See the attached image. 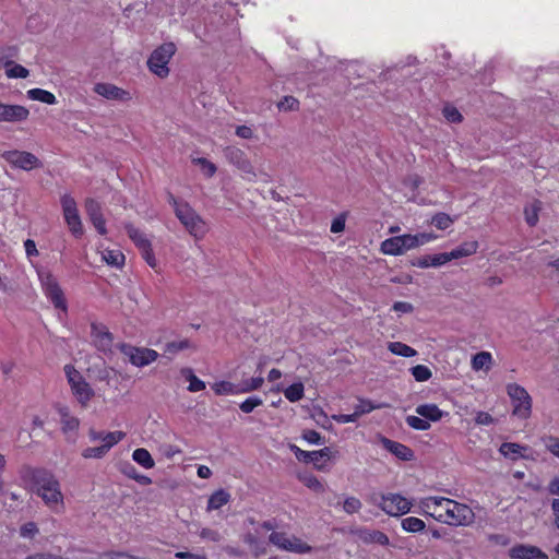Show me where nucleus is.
Wrapping results in <instances>:
<instances>
[{
  "label": "nucleus",
  "mask_w": 559,
  "mask_h": 559,
  "mask_svg": "<svg viewBox=\"0 0 559 559\" xmlns=\"http://www.w3.org/2000/svg\"><path fill=\"white\" fill-rule=\"evenodd\" d=\"M405 421L411 428L415 430L426 431L431 427L430 423L419 415H409L406 417Z\"/></svg>",
  "instance_id": "nucleus-44"
},
{
  "label": "nucleus",
  "mask_w": 559,
  "mask_h": 559,
  "mask_svg": "<svg viewBox=\"0 0 559 559\" xmlns=\"http://www.w3.org/2000/svg\"><path fill=\"white\" fill-rule=\"evenodd\" d=\"M332 419L338 424H348V423H355L358 417L356 416L355 412L353 414H338V415H332Z\"/></svg>",
  "instance_id": "nucleus-62"
},
{
  "label": "nucleus",
  "mask_w": 559,
  "mask_h": 559,
  "mask_svg": "<svg viewBox=\"0 0 559 559\" xmlns=\"http://www.w3.org/2000/svg\"><path fill=\"white\" fill-rule=\"evenodd\" d=\"M478 250L477 241H466L450 252H445L448 262L475 254Z\"/></svg>",
  "instance_id": "nucleus-29"
},
{
  "label": "nucleus",
  "mask_w": 559,
  "mask_h": 559,
  "mask_svg": "<svg viewBox=\"0 0 559 559\" xmlns=\"http://www.w3.org/2000/svg\"><path fill=\"white\" fill-rule=\"evenodd\" d=\"M379 507L391 516H401L409 512L412 502L399 493H388L381 497Z\"/></svg>",
  "instance_id": "nucleus-15"
},
{
  "label": "nucleus",
  "mask_w": 559,
  "mask_h": 559,
  "mask_svg": "<svg viewBox=\"0 0 559 559\" xmlns=\"http://www.w3.org/2000/svg\"><path fill=\"white\" fill-rule=\"evenodd\" d=\"M262 399L258 396H250L239 405V408L241 409V412L250 414L251 412H253L255 407L262 405Z\"/></svg>",
  "instance_id": "nucleus-50"
},
{
  "label": "nucleus",
  "mask_w": 559,
  "mask_h": 559,
  "mask_svg": "<svg viewBox=\"0 0 559 559\" xmlns=\"http://www.w3.org/2000/svg\"><path fill=\"white\" fill-rule=\"evenodd\" d=\"M237 169L240 171L241 177L249 182L262 181L269 183L272 181L271 175L262 170L257 171L249 158L245 159Z\"/></svg>",
  "instance_id": "nucleus-21"
},
{
  "label": "nucleus",
  "mask_w": 559,
  "mask_h": 559,
  "mask_svg": "<svg viewBox=\"0 0 559 559\" xmlns=\"http://www.w3.org/2000/svg\"><path fill=\"white\" fill-rule=\"evenodd\" d=\"M453 223L454 219L445 213H438L431 218V224L440 230L449 228Z\"/></svg>",
  "instance_id": "nucleus-48"
},
{
  "label": "nucleus",
  "mask_w": 559,
  "mask_h": 559,
  "mask_svg": "<svg viewBox=\"0 0 559 559\" xmlns=\"http://www.w3.org/2000/svg\"><path fill=\"white\" fill-rule=\"evenodd\" d=\"M475 423L478 426H490L496 423L495 418L487 412L478 411L475 415Z\"/></svg>",
  "instance_id": "nucleus-56"
},
{
  "label": "nucleus",
  "mask_w": 559,
  "mask_h": 559,
  "mask_svg": "<svg viewBox=\"0 0 559 559\" xmlns=\"http://www.w3.org/2000/svg\"><path fill=\"white\" fill-rule=\"evenodd\" d=\"M126 229H127V233H128V236L130 237V239L134 242V245L140 249H145L146 247H150L151 246V241L148 240V238L146 237L145 234H143L141 230H139L138 228H135L134 226L132 225H127L126 226Z\"/></svg>",
  "instance_id": "nucleus-38"
},
{
  "label": "nucleus",
  "mask_w": 559,
  "mask_h": 559,
  "mask_svg": "<svg viewBox=\"0 0 559 559\" xmlns=\"http://www.w3.org/2000/svg\"><path fill=\"white\" fill-rule=\"evenodd\" d=\"M388 349L396 355V356H401V357H414L417 355V352L416 349H414L413 347L402 343V342H390L388 344Z\"/></svg>",
  "instance_id": "nucleus-40"
},
{
  "label": "nucleus",
  "mask_w": 559,
  "mask_h": 559,
  "mask_svg": "<svg viewBox=\"0 0 559 559\" xmlns=\"http://www.w3.org/2000/svg\"><path fill=\"white\" fill-rule=\"evenodd\" d=\"M346 214H340L336 216L331 224V231L333 234H340L345 229Z\"/></svg>",
  "instance_id": "nucleus-59"
},
{
  "label": "nucleus",
  "mask_w": 559,
  "mask_h": 559,
  "mask_svg": "<svg viewBox=\"0 0 559 559\" xmlns=\"http://www.w3.org/2000/svg\"><path fill=\"white\" fill-rule=\"evenodd\" d=\"M100 559H140L136 556L127 552H107L104 554Z\"/></svg>",
  "instance_id": "nucleus-63"
},
{
  "label": "nucleus",
  "mask_w": 559,
  "mask_h": 559,
  "mask_svg": "<svg viewBox=\"0 0 559 559\" xmlns=\"http://www.w3.org/2000/svg\"><path fill=\"white\" fill-rule=\"evenodd\" d=\"M357 536L361 542L366 544H378L381 546L389 545V537L380 531L366 528L359 530L357 532Z\"/></svg>",
  "instance_id": "nucleus-28"
},
{
  "label": "nucleus",
  "mask_w": 559,
  "mask_h": 559,
  "mask_svg": "<svg viewBox=\"0 0 559 559\" xmlns=\"http://www.w3.org/2000/svg\"><path fill=\"white\" fill-rule=\"evenodd\" d=\"M417 249L413 234H404L388 238L381 242L380 250L386 255H402L409 250Z\"/></svg>",
  "instance_id": "nucleus-10"
},
{
  "label": "nucleus",
  "mask_w": 559,
  "mask_h": 559,
  "mask_svg": "<svg viewBox=\"0 0 559 559\" xmlns=\"http://www.w3.org/2000/svg\"><path fill=\"white\" fill-rule=\"evenodd\" d=\"M383 447L402 461H412L414 459V451L405 444L384 438L382 440Z\"/></svg>",
  "instance_id": "nucleus-27"
},
{
  "label": "nucleus",
  "mask_w": 559,
  "mask_h": 559,
  "mask_svg": "<svg viewBox=\"0 0 559 559\" xmlns=\"http://www.w3.org/2000/svg\"><path fill=\"white\" fill-rule=\"evenodd\" d=\"M94 92L110 100H129L131 98L130 93L116 86L111 83H96Z\"/></svg>",
  "instance_id": "nucleus-20"
},
{
  "label": "nucleus",
  "mask_w": 559,
  "mask_h": 559,
  "mask_svg": "<svg viewBox=\"0 0 559 559\" xmlns=\"http://www.w3.org/2000/svg\"><path fill=\"white\" fill-rule=\"evenodd\" d=\"M66 224L75 237L84 233L83 224L79 214L78 204L70 194H63L60 199Z\"/></svg>",
  "instance_id": "nucleus-9"
},
{
  "label": "nucleus",
  "mask_w": 559,
  "mask_h": 559,
  "mask_svg": "<svg viewBox=\"0 0 559 559\" xmlns=\"http://www.w3.org/2000/svg\"><path fill=\"white\" fill-rule=\"evenodd\" d=\"M211 389L217 396L239 395L238 384L228 380H216L211 383Z\"/></svg>",
  "instance_id": "nucleus-31"
},
{
  "label": "nucleus",
  "mask_w": 559,
  "mask_h": 559,
  "mask_svg": "<svg viewBox=\"0 0 559 559\" xmlns=\"http://www.w3.org/2000/svg\"><path fill=\"white\" fill-rule=\"evenodd\" d=\"M512 559H548V555L540 548L528 544H518L510 548Z\"/></svg>",
  "instance_id": "nucleus-19"
},
{
  "label": "nucleus",
  "mask_w": 559,
  "mask_h": 559,
  "mask_svg": "<svg viewBox=\"0 0 559 559\" xmlns=\"http://www.w3.org/2000/svg\"><path fill=\"white\" fill-rule=\"evenodd\" d=\"M71 392L82 407H87L95 392L82 374L71 365L64 367Z\"/></svg>",
  "instance_id": "nucleus-5"
},
{
  "label": "nucleus",
  "mask_w": 559,
  "mask_h": 559,
  "mask_svg": "<svg viewBox=\"0 0 559 559\" xmlns=\"http://www.w3.org/2000/svg\"><path fill=\"white\" fill-rule=\"evenodd\" d=\"M181 376L189 382L187 390L191 393L203 391L206 388V384L203 380L199 379L193 370L189 367L182 368L180 370Z\"/></svg>",
  "instance_id": "nucleus-33"
},
{
  "label": "nucleus",
  "mask_w": 559,
  "mask_h": 559,
  "mask_svg": "<svg viewBox=\"0 0 559 559\" xmlns=\"http://www.w3.org/2000/svg\"><path fill=\"white\" fill-rule=\"evenodd\" d=\"M5 74L10 79H25L28 76V70L21 66L10 61V66L5 70Z\"/></svg>",
  "instance_id": "nucleus-46"
},
{
  "label": "nucleus",
  "mask_w": 559,
  "mask_h": 559,
  "mask_svg": "<svg viewBox=\"0 0 559 559\" xmlns=\"http://www.w3.org/2000/svg\"><path fill=\"white\" fill-rule=\"evenodd\" d=\"M415 412L420 417H424L429 423L440 421L444 416L448 415L447 412L441 411L436 404L426 403L417 405Z\"/></svg>",
  "instance_id": "nucleus-26"
},
{
  "label": "nucleus",
  "mask_w": 559,
  "mask_h": 559,
  "mask_svg": "<svg viewBox=\"0 0 559 559\" xmlns=\"http://www.w3.org/2000/svg\"><path fill=\"white\" fill-rule=\"evenodd\" d=\"M193 164L200 167V170L206 176L212 177L216 173V166L206 158H193Z\"/></svg>",
  "instance_id": "nucleus-49"
},
{
  "label": "nucleus",
  "mask_w": 559,
  "mask_h": 559,
  "mask_svg": "<svg viewBox=\"0 0 559 559\" xmlns=\"http://www.w3.org/2000/svg\"><path fill=\"white\" fill-rule=\"evenodd\" d=\"M102 261L108 266L120 269L124 265V254L119 249H103L99 251Z\"/></svg>",
  "instance_id": "nucleus-30"
},
{
  "label": "nucleus",
  "mask_w": 559,
  "mask_h": 559,
  "mask_svg": "<svg viewBox=\"0 0 559 559\" xmlns=\"http://www.w3.org/2000/svg\"><path fill=\"white\" fill-rule=\"evenodd\" d=\"M269 539L278 549L285 551L307 554L311 550V547L302 539L283 532H273Z\"/></svg>",
  "instance_id": "nucleus-12"
},
{
  "label": "nucleus",
  "mask_w": 559,
  "mask_h": 559,
  "mask_svg": "<svg viewBox=\"0 0 559 559\" xmlns=\"http://www.w3.org/2000/svg\"><path fill=\"white\" fill-rule=\"evenodd\" d=\"M299 479L302 481L305 486L316 492H323L324 486L323 484L312 474L300 475Z\"/></svg>",
  "instance_id": "nucleus-45"
},
{
  "label": "nucleus",
  "mask_w": 559,
  "mask_h": 559,
  "mask_svg": "<svg viewBox=\"0 0 559 559\" xmlns=\"http://www.w3.org/2000/svg\"><path fill=\"white\" fill-rule=\"evenodd\" d=\"M471 365L474 371L489 370L492 366V355L489 352H479L473 356Z\"/></svg>",
  "instance_id": "nucleus-35"
},
{
  "label": "nucleus",
  "mask_w": 559,
  "mask_h": 559,
  "mask_svg": "<svg viewBox=\"0 0 559 559\" xmlns=\"http://www.w3.org/2000/svg\"><path fill=\"white\" fill-rule=\"evenodd\" d=\"M32 486L34 492L43 499L50 510L58 512L64 508V497L60 483L51 472L46 469L34 471Z\"/></svg>",
  "instance_id": "nucleus-1"
},
{
  "label": "nucleus",
  "mask_w": 559,
  "mask_h": 559,
  "mask_svg": "<svg viewBox=\"0 0 559 559\" xmlns=\"http://www.w3.org/2000/svg\"><path fill=\"white\" fill-rule=\"evenodd\" d=\"M419 509L425 515L433 518L441 522L448 514L449 507L452 506V499L445 497H426L419 500Z\"/></svg>",
  "instance_id": "nucleus-11"
},
{
  "label": "nucleus",
  "mask_w": 559,
  "mask_h": 559,
  "mask_svg": "<svg viewBox=\"0 0 559 559\" xmlns=\"http://www.w3.org/2000/svg\"><path fill=\"white\" fill-rule=\"evenodd\" d=\"M37 275L45 297L58 311L59 318L66 317L68 314V302L58 278L46 269H39Z\"/></svg>",
  "instance_id": "nucleus-2"
},
{
  "label": "nucleus",
  "mask_w": 559,
  "mask_h": 559,
  "mask_svg": "<svg viewBox=\"0 0 559 559\" xmlns=\"http://www.w3.org/2000/svg\"><path fill=\"white\" fill-rule=\"evenodd\" d=\"M412 265L419 269L439 267L448 263L445 252L437 254H426L412 260Z\"/></svg>",
  "instance_id": "nucleus-23"
},
{
  "label": "nucleus",
  "mask_w": 559,
  "mask_h": 559,
  "mask_svg": "<svg viewBox=\"0 0 559 559\" xmlns=\"http://www.w3.org/2000/svg\"><path fill=\"white\" fill-rule=\"evenodd\" d=\"M191 344L188 340L170 342L166 345V352L177 353L187 348H190Z\"/></svg>",
  "instance_id": "nucleus-58"
},
{
  "label": "nucleus",
  "mask_w": 559,
  "mask_h": 559,
  "mask_svg": "<svg viewBox=\"0 0 559 559\" xmlns=\"http://www.w3.org/2000/svg\"><path fill=\"white\" fill-rule=\"evenodd\" d=\"M85 211L90 219L103 215L100 204L94 199H87L85 201Z\"/></svg>",
  "instance_id": "nucleus-53"
},
{
  "label": "nucleus",
  "mask_w": 559,
  "mask_h": 559,
  "mask_svg": "<svg viewBox=\"0 0 559 559\" xmlns=\"http://www.w3.org/2000/svg\"><path fill=\"white\" fill-rule=\"evenodd\" d=\"M132 460L140 466L150 469L155 466L154 459L151 453L144 448H138L132 453Z\"/></svg>",
  "instance_id": "nucleus-37"
},
{
  "label": "nucleus",
  "mask_w": 559,
  "mask_h": 559,
  "mask_svg": "<svg viewBox=\"0 0 559 559\" xmlns=\"http://www.w3.org/2000/svg\"><path fill=\"white\" fill-rule=\"evenodd\" d=\"M546 449L556 457L559 459V439L552 436H547L542 439Z\"/></svg>",
  "instance_id": "nucleus-51"
},
{
  "label": "nucleus",
  "mask_w": 559,
  "mask_h": 559,
  "mask_svg": "<svg viewBox=\"0 0 559 559\" xmlns=\"http://www.w3.org/2000/svg\"><path fill=\"white\" fill-rule=\"evenodd\" d=\"M25 559H68L66 557L50 554V552H37L26 557Z\"/></svg>",
  "instance_id": "nucleus-64"
},
{
  "label": "nucleus",
  "mask_w": 559,
  "mask_h": 559,
  "mask_svg": "<svg viewBox=\"0 0 559 559\" xmlns=\"http://www.w3.org/2000/svg\"><path fill=\"white\" fill-rule=\"evenodd\" d=\"M414 238L416 240V247L419 248L426 243L435 241L438 239V236L433 233H418L414 234Z\"/></svg>",
  "instance_id": "nucleus-57"
},
{
  "label": "nucleus",
  "mask_w": 559,
  "mask_h": 559,
  "mask_svg": "<svg viewBox=\"0 0 559 559\" xmlns=\"http://www.w3.org/2000/svg\"><path fill=\"white\" fill-rule=\"evenodd\" d=\"M507 393L512 403V414L521 419H527L532 414V397L528 392L518 383H509Z\"/></svg>",
  "instance_id": "nucleus-7"
},
{
  "label": "nucleus",
  "mask_w": 559,
  "mask_h": 559,
  "mask_svg": "<svg viewBox=\"0 0 559 559\" xmlns=\"http://www.w3.org/2000/svg\"><path fill=\"white\" fill-rule=\"evenodd\" d=\"M227 159L237 168L245 159H247L246 153L238 147H228L226 150Z\"/></svg>",
  "instance_id": "nucleus-47"
},
{
  "label": "nucleus",
  "mask_w": 559,
  "mask_h": 559,
  "mask_svg": "<svg viewBox=\"0 0 559 559\" xmlns=\"http://www.w3.org/2000/svg\"><path fill=\"white\" fill-rule=\"evenodd\" d=\"M118 348L128 358L130 364L138 368L148 366L159 357L156 350L146 347H136L121 343L118 345Z\"/></svg>",
  "instance_id": "nucleus-8"
},
{
  "label": "nucleus",
  "mask_w": 559,
  "mask_h": 559,
  "mask_svg": "<svg viewBox=\"0 0 559 559\" xmlns=\"http://www.w3.org/2000/svg\"><path fill=\"white\" fill-rule=\"evenodd\" d=\"M388 405L384 403H374L367 399H358V404L355 405L354 412L356 416L359 418L365 414H369L374 409H381L386 407Z\"/></svg>",
  "instance_id": "nucleus-36"
},
{
  "label": "nucleus",
  "mask_w": 559,
  "mask_h": 559,
  "mask_svg": "<svg viewBox=\"0 0 559 559\" xmlns=\"http://www.w3.org/2000/svg\"><path fill=\"white\" fill-rule=\"evenodd\" d=\"M297 460L302 462H311L318 471H328V461L332 456L330 448L325 447L317 451H305L295 444L289 445Z\"/></svg>",
  "instance_id": "nucleus-14"
},
{
  "label": "nucleus",
  "mask_w": 559,
  "mask_h": 559,
  "mask_svg": "<svg viewBox=\"0 0 559 559\" xmlns=\"http://www.w3.org/2000/svg\"><path fill=\"white\" fill-rule=\"evenodd\" d=\"M38 534V527L34 522H27L20 528V535L24 538H33Z\"/></svg>",
  "instance_id": "nucleus-55"
},
{
  "label": "nucleus",
  "mask_w": 559,
  "mask_h": 559,
  "mask_svg": "<svg viewBox=\"0 0 559 559\" xmlns=\"http://www.w3.org/2000/svg\"><path fill=\"white\" fill-rule=\"evenodd\" d=\"M88 438L92 442H98L100 444L84 449L82 456L84 459H103L116 444L126 438V432L121 430L106 431L90 429Z\"/></svg>",
  "instance_id": "nucleus-3"
},
{
  "label": "nucleus",
  "mask_w": 559,
  "mask_h": 559,
  "mask_svg": "<svg viewBox=\"0 0 559 559\" xmlns=\"http://www.w3.org/2000/svg\"><path fill=\"white\" fill-rule=\"evenodd\" d=\"M542 210V202L534 200L528 203L524 209L525 221L530 226H535L538 222L539 212Z\"/></svg>",
  "instance_id": "nucleus-39"
},
{
  "label": "nucleus",
  "mask_w": 559,
  "mask_h": 559,
  "mask_svg": "<svg viewBox=\"0 0 559 559\" xmlns=\"http://www.w3.org/2000/svg\"><path fill=\"white\" fill-rule=\"evenodd\" d=\"M1 156L15 168L32 170L39 167V159L29 152L7 151Z\"/></svg>",
  "instance_id": "nucleus-16"
},
{
  "label": "nucleus",
  "mask_w": 559,
  "mask_h": 559,
  "mask_svg": "<svg viewBox=\"0 0 559 559\" xmlns=\"http://www.w3.org/2000/svg\"><path fill=\"white\" fill-rule=\"evenodd\" d=\"M91 329V335L95 346L104 353H111L114 348V338L108 329L98 323H93Z\"/></svg>",
  "instance_id": "nucleus-18"
},
{
  "label": "nucleus",
  "mask_w": 559,
  "mask_h": 559,
  "mask_svg": "<svg viewBox=\"0 0 559 559\" xmlns=\"http://www.w3.org/2000/svg\"><path fill=\"white\" fill-rule=\"evenodd\" d=\"M401 526L404 531L418 533L425 530V522L415 516H408L402 520Z\"/></svg>",
  "instance_id": "nucleus-41"
},
{
  "label": "nucleus",
  "mask_w": 559,
  "mask_h": 559,
  "mask_svg": "<svg viewBox=\"0 0 559 559\" xmlns=\"http://www.w3.org/2000/svg\"><path fill=\"white\" fill-rule=\"evenodd\" d=\"M230 501V495L225 489L214 491L207 500V511L218 510Z\"/></svg>",
  "instance_id": "nucleus-32"
},
{
  "label": "nucleus",
  "mask_w": 559,
  "mask_h": 559,
  "mask_svg": "<svg viewBox=\"0 0 559 559\" xmlns=\"http://www.w3.org/2000/svg\"><path fill=\"white\" fill-rule=\"evenodd\" d=\"M26 96L31 100H37L47 105L57 104L56 96L51 92L43 88H31L26 92Z\"/></svg>",
  "instance_id": "nucleus-34"
},
{
  "label": "nucleus",
  "mask_w": 559,
  "mask_h": 559,
  "mask_svg": "<svg viewBox=\"0 0 559 559\" xmlns=\"http://www.w3.org/2000/svg\"><path fill=\"white\" fill-rule=\"evenodd\" d=\"M528 451V447L515 442H504L499 448L501 455L512 461H516L519 459H527Z\"/></svg>",
  "instance_id": "nucleus-22"
},
{
  "label": "nucleus",
  "mask_w": 559,
  "mask_h": 559,
  "mask_svg": "<svg viewBox=\"0 0 559 559\" xmlns=\"http://www.w3.org/2000/svg\"><path fill=\"white\" fill-rule=\"evenodd\" d=\"M170 203L177 218L187 231L195 239H202L209 230L205 221L187 202L178 201L171 197Z\"/></svg>",
  "instance_id": "nucleus-4"
},
{
  "label": "nucleus",
  "mask_w": 559,
  "mask_h": 559,
  "mask_svg": "<svg viewBox=\"0 0 559 559\" xmlns=\"http://www.w3.org/2000/svg\"><path fill=\"white\" fill-rule=\"evenodd\" d=\"M360 509H361V502L358 498H355V497L346 498L343 503V510L348 514L356 513Z\"/></svg>",
  "instance_id": "nucleus-52"
},
{
  "label": "nucleus",
  "mask_w": 559,
  "mask_h": 559,
  "mask_svg": "<svg viewBox=\"0 0 559 559\" xmlns=\"http://www.w3.org/2000/svg\"><path fill=\"white\" fill-rule=\"evenodd\" d=\"M298 100L293 96H285L283 99H281L277 104V107L280 110H296L298 109Z\"/></svg>",
  "instance_id": "nucleus-54"
},
{
  "label": "nucleus",
  "mask_w": 559,
  "mask_h": 559,
  "mask_svg": "<svg viewBox=\"0 0 559 559\" xmlns=\"http://www.w3.org/2000/svg\"><path fill=\"white\" fill-rule=\"evenodd\" d=\"M28 116L29 110L26 107L0 102V122H23L28 119Z\"/></svg>",
  "instance_id": "nucleus-17"
},
{
  "label": "nucleus",
  "mask_w": 559,
  "mask_h": 559,
  "mask_svg": "<svg viewBox=\"0 0 559 559\" xmlns=\"http://www.w3.org/2000/svg\"><path fill=\"white\" fill-rule=\"evenodd\" d=\"M142 253V258L145 260V262L152 267H157V260L153 253L152 247H146L145 249L140 250Z\"/></svg>",
  "instance_id": "nucleus-61"
},
{
  "label": "nucleus",
  "mask_w": 559,
  "mask_h": 559,
  "mask_svg": "<svg viewBox=\"0 0 559 559\" xmlns=\"http://www.w3.org/2000/svg\"><path fill=\"white\" fill-rule=\"evenodd\" d=\"M409 371L417 382H426L432 377L431 370L425 365H416Z\"/></svg>",
  "instance_id": "nucleus-43"
},
{
  "label": "nucleus",
  "mask_w": 559,
  "mask_h": 559,
  "mask_svg": "<svg viewBox=\"0 0 559 559\" xmlns=\"http://www.w3.org/2000/svg\"><path fill=\"white\" fill-rule=\"evenodd\" d=\"M264 383V379L262 377H253L248 380L238 383L239 394L249 393L252 391L259 390Z\"/></svg>",
  "instance_id": "nucleus-42"
},
{
  "label": "nucleus",
  "mask_w": 559,
  "mask_h": 559,
  "mask_svg": "<svg viewBox=\"0 0 559 559\" xmlns=\"http://www.w3.org/2000/svg\"><path fill=\"white\" fill-rule=\"evenodd\" d=\"M176 52V46L173 43H165L157 47L151 53L147 60L148 70L160 79L169 74L168 63Z\"/></svg>",
  "instance_id": "nucleus-6"
},
{
  "label": "nucleus",
  "mask_w": 559,
  "mask_h": 559,
  "mask_svg": "<svg viewBox=\"0 0 559 559\" xmlns=\"http://www.w3.org/2000/svg\"><path fill=\"white\" fill-rule=\"evenodd\" d=\"M57 413L60 417L61 429L64 433L76 431L80 426V420L73 416L66 405H57Z\"/></svg>",
  "instance_id": "nucleus-25"
},
{
  "label": "nucleus",
  "mask_w": 559,
  "mask_h": 559,
  "mask_svg": "<svg viewBox=\"0 0 559 559\" xmlns=\"http://www.w3.org/2000/svg\"><path fill=\"white\" fill-rule=\"evenodd\" d=\"M448 514L444 519H441V523L451 526H468L475 519L471 507L454 500H452V506L449 507Z\"/></svg>",
  "instance_id": "nucleus-13"
},
{
  "label": "nucleus",
  "mask_w": 559,
  "mask_h": 559,
  "mask_svg": "<svg viewBox=\"0 0 559 559\" xmlns=\"http://www.w3.org/2000/svg\"><path fill=\"white\" fill-rule=\"evenodd\" d=\"M273 393L283 392L284 396L292 403L298 402L304 397L305 386L301 382L293 383L286 389L281 383L274 384L271 390Z\"/></svg>",
  "instance_id": "nucleus-24"
},
{
  "label": "nucleus",
  "mask_w": 559,
  "mask_h": 559,
  "mask_svg": "<svg viewBox=\"0 0 559 559\" xmlns=\"http://www.w3.org/2000/svg\"><path fill=\"white\" fill-rule=\"evenodd\" d=\"M443 116L450 122H459L462 119L461 114L455 107L445 106L443 109Z\"/></svg>",
  "instance_id": "nucleus-60"
}]
</instances>
